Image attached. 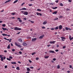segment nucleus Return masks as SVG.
<instances>
[{
    "label": "nucleus",
    "instance_id": "obj_1",
    "mask_svg": "<svg viewBox=\"0 0 73 73\" xmlns=\"http://www.w3.org/2000/svg\"><path fill=\"white\" fill-rule=\"evenodd\" d=\"M21 12H22V13L25 15H28V13L27 11H21Z\"/></svg>",
    "mask_w": 73,
    "mask_h": 73
},
{
    "label": "nucleus",
    "instance_id": "obj_2",
    "mask_svg": "<svg viewBox=\"0 0 73 73\" xmlns=\"http://www.w3.org/2000/svg\"><path fill=\"white\" fill-rule=\"evenodd\" d=\"M14 30L15 31H21V29L18 27H16L14 28Z\"/></svg>",
    "mask_w": 73,
    "mask_h": 73
},
{
    "label": "nucleus",
    "instance_id": "obj_3",
    "mask_svg": "<svg viewBox=\"0 0 73 73\" xmlns=\"http://www.w3.org/2000/svg\"><path fill=\"white\" fill-rule=\"evenodd\" d=\"M3 55H0V58H1V61H4V59H3Z\"/></svg>",
    "mask_w": 73,
    "mask_h": 73
},
{
    "label": "nucleus",
    "instance_id": "obj_4",
    "mask_svg": "<svg viewBox=\"0 0 73 73\" xmlns=\"http://www.w3.org/2000/svg\"><path fill=\"white\" fill-rule=\"evenodd\" d=\"M56 42V41H51L50 42V44H54Z\"/></svg>",
    "mask_w": 73,
    "mask_h": 73
},
{
    "label": "nucleus",
    "instance_id": "obj_5",
    "mask_svg": "<svg viewBox=\"0 0 73 73\" xmlns=\"http://www.w3.org/2000/svg\"><path fill=\"white\" fill-rule=\"evenodd\" d=\"M62 25H60L59 27V30H61L62 29Z\"/></svg>",
    "mask_w": 73,
    "mask_h": 73
},
{
    "label": "nucleus",
    "instance_id": "obj_6",
    "mask_svg": "<svg viewBox=\"0 0 73 73\" xmlns=\"http://www.w3.org/2000/svg\"><path fill=\"white\" fill-rule=\"evenodd\" d=\"M15 44L16 46H20V43H17V42H15Z\"/></svg>",
    "mask_w": 73,
    "mask_h": 73
},
{
    "label": "nucleus",
    "instance_id": "obj_7",
    "mask_svg": "<svg viewBox=\"0 0 73 73\" xmlns=\"http://www.w3.org/2000/svg\"><path fill=\"white\" fill-rule=\"evenodd\" d=\"M65 29L67 31H68V30H70V31H71V30H72V29H70V28H68L67 27H65Z\"/></svg>",
    "mask_w": 73,
    "mask_h": 73
},
{
    "label": "nucleus",
    "instance_id": "obj_8",
    "mask_svg": "<svg viewBox=\"0 0 73 73\" xmlns=\"http://www.w3.org/2000/svg\"><path fill=\"white\" fill-rule=\"evenodd\" d=\"M36 15L38 16H42V14L41 13H36Z\"/></svg>",
    "mask_w": 73,
    "mask_h": 73
},
{
    "label": "nucleus",
    "instance_id": "obj_9",
    "mask_svg": "<svg viewBox=\"0 0 73 73\" xmlns=\"http://www.w3.org/2000/svg\"><path fill=\"white\" fill-rule=\"evenodd\" d=\"M4 38L5 40H7V41H9V42H11V40H10L9 39H8L7 38Z\"/></svg>",
    "mask_w": 73,
    "mask_h": 73
},
{
    "label": "nucleus",
    "instance_id": "obj_10",
    "mask_svg": "<svg viewBox=\"0 0 73 73\" xmlns=\"http://www.w3.org/2000/svg\"><path fill=\"white\" fill-rule=\"evenodd\" d=\"M23 46H27V44L26 42H23Z\"/></svg>",
    "mask_w": 73,
    "mask_h": 73
},
{
    "label": "nucleus",
    "instance_id": "obj_11",
    "mask_svg": "<svg viewBox=\"0 0 73 73\" xmlns=\"http://www.w3.org/2000/svg\"><path fill=\"white\" fill-rule=\"evenodd\" d=\"M2 28L3 31H6V30H7V31H8V29H7V28H5L4 27H2Z\"/></svg>",
    "mask_w": 73,
    "mask_h": 73
},
{
    "label": "nucleus",
    "instance_id": "obj_12",
    "mask_svg": "<svg viewBox=\"0 0 73 73\" xmlns=\"http://www.w3.org/2000/svg\"><path fill=\"white\" fill-rule=\"evenodd\" d=\"M36 40H37V38H32V41H35Z\"/></svg>",
    "mask_w": 73,
    "mask_h": 73
},
{
    "label": "nucleus",
    "instance_id": "obj_13",
    "mask_svg": "<svg viewBox=\"0 0 73 73\" xmlns=\"http://www.w3.org/2000/svg\"><path fill=\"white\" fill-rule=\"evenodd\" d=\"M44 35H42V36H40L39 37V38H40V39H41V38H42L43 37H44Z\"/></svg>",
    "mask_w": 73,
    "mask_h": 73
},
{
    "label": "nucleus",
    "instance_id": "obj_14",
    "mask_svg": "<svg viewBox=\"0 0 73 73\" xmlns=\"http://www.w3.org/2000/svg\"><path fill=\"white\" fill-rule=\"evenodd\" d=\"M49 52H50V53H54V51L53 50H50L49 51Z\"/></svg>",
    "mask_w": 73,
    "mask_h": 73
},
{
    "label": "nucleus",
    "instance_id": "obj_15",
    "mask_svg": "<svg viewBox=\"0 0 73 73\" xmlns=\"http://www.w3.org/2000/svg\"><path fill=\"white\" fill-rule=\"evenodd\" d=\"M12 0H8V1H6V2H5V4H6V3H8L9 2H10Z\"/></svg>",
    "mask_w": 73,
    "mask_h": 73
},
{
    "label": "nucleus",
    "instance_id": "obj_16",
    "mask_svg": "<svg viewBox=\"0 0 73 73\" xmlns=\"http://www.w3.org/2000/svg\"><path fill=\"white\" fill-rule=\"evenodd\" d=\"M47 23V22L46 21H45L43 22V25H45V24H46Z\"/></svg>",
    "mask_w": 73,
    "mask_h": 73
},
{
    "label": "nucleus",
    "instance_id": "obj_17",
    "mask_svg": "<svg viewBox=\"0 0 73 73\" xmlns=\"http://www.w3.org/2000/svg\"><path fill=\"white\" fill-rule=\"evenodd\" d=\"M58 7H52V9H57Z\"/></svg>",
    "mask_w": 73,
    "mask_h": 73
},
{
    "label": "nucleus",
    "instance_id": "obj_18",
    "mask_svg": "<svg viewBox=\"0 0 73 73\" xmlns=\"http://www.w3.org/2000/svg\"><path fill=\"white\" fill-rule=\"evenodd\" d=\"M54 29L55 30H57V29H58V27L57 26L55 27V28H54Z\"/></svg>",
    "mask_w": 73,
    "mask_h": 73
},
{
    "label": "nucleus",
    "instance_id": "obj_19",
    "mask_svg": "<svg viewBox=\"0 0 73 73\" xmlns=\"http://www.w3.org/2000/svg\"><path fill=\"white\" fill-rule=\"evenodd\" d=\"M57 13V11H55L52 13L53 14H55V15H56Z\"/></svg>",
    "mask_w": 73,
    "mask_h": 73
},
{
    "label": "nucleus",
    "instance_id": "obj_20",
    "mask_svg": "<svg viewBox=\"0 0 73 73\" xmlns=\"http://www.w3.org/2000/svg\"><path fill=\"white\" fill-rule=\"evenodd\" d=\"M19 41H20V42H23V40H22V39H19Z\"/></svg>",
    "mask_w": 73,
    "mask_h": 73
},
{
    "label": "nucleus",
    "instance_id": "obj_21",
    "mask_svg": "<svg viewBox=\"0 0 73 73\" xmlns=\"http://www.w3.org/2000/svg\"><path fill=\"white\" fill-rule=\"evenodd\" d=\"M11 64H16V62H11Z\"/></svg>",
    "mask_w": 73,
    "mask_h": 73
},
{
    "label": "nucleus",
    "instance_id": "obj_22",
    "mask_svg": "<svg viewBox=\"0 0 73 73\" xmlns=\"http://www.w3.org/2000/svg\"><path fill=\"white\" fill-rule=\"evenodd\" d=\"M2 35L3 36H7V34H2Z\"/></svg>",
    "mask_w": 73,
    "mask_h": 73
},
{
    "label": "nucleus",
    "instance_id": "obj_23",
    "mask_svg": "<svg viewBox=\"0 0 73 73\" xmlns=\"http://www.w3.org/2000/svg\"><path fill=\"white\" fill-rule=\"evenodd\" d=\"M27 71H30V69L29 68H27Z\"/></svg>",
    "mask_w": 73,
    "mask_h": 73
},
{
    "label": "nucleus",
    "instance_id": "obj_24",
    "mask_svg": "<svg viewBox=\"0 0 73 73\" xmlns=\"http://www.w3.org/2000/svg\"><path fill=\"white\" fill-rule=\"evenodd\" d=\"M16 69L17 70H20V68H19V67H17L16 68Z\"/></svg>",
    "mask_w": 73,
    "mask_h": 73
},
{
    "label": "nucleus",
    "instance_id": "obj_25",
    "mask_svg": "<svg viewBox=\"0 0 73 73\" xmlns=\"http://www.w3.org/2000/svg\"><path fill=\"white\" fill-rule=\"evenodd\" d=\"M18 1V0H17L16 1H14V2H13L14 4H15L16 3H17Z\"/></svg>",
    "mask_w": 73,
    "mask_h": 73
},
{
    "label": "nucleus",
    "instance_id": "obj_26",
    "mask_svg": "<svg viewBox=\"0 0 73 73\" xmlns=\"http://www.w3.org/2000/svg\"><path fill=\"white\" fill-rule=\"evenodd\" d=\"M49 56H45L44 57V58H49Z\"/></svg>",
    "mask_w": 73,
    "mask_h": 73
},
{
    "label": "nucleus",
    "instance_id": "obj_27",
    "mask_svg": "<svg viewBox=\"0 0 73 73\" xmlns=\"http://www.w3.org/2000/svg\"><path fill=\"white\" fill-rule=\"evenodd\" d=\"M29 21H30L31 23H34V21H32L30 20H29Z\"/></svg>",
    "mask_w": 73,
    "mask_h": 73
},
{
    "label": "nucleus",
    "instance_id": "obj_28",
    "mask_svg": "<svg viewBox=\"0 0 73 73\" xmlns=\"http://www.w3.org/2000/svg\"><path fill=\"white\" fill-rule=\"evenodd\" d=\"M37 11H41V10L40 9H37Z\"/></svg>",
    "mask_w": 73,
    "mask_h": 73
},
{
    "label": "nucleus",
    "instance_id": "obj_29",
    "mask_svg": "<svg viewBox=\"0 0 73 73\" xmlns=\"http://www.w3.org/2000/svg\"><path fill=\"white\" fill-rule=\"evenodd\" d=\"M19 21L20 22V23H22V20L20 19L19 20Z\"/></svg>",
    "mask_w": 73,
    "mask_h": 73
},
{
    "label": "nucleus",
    "instance_id": "obj_30",
    "mask_svg": "<svg viewBox=\"0 0 73 73\" xmlns=\"http://www.w3.org/2000/svg\"><path fill=\"white\" fill-rule=\"evenodd\" d=\"M60 6H62H62H63L64 5H63V4L62 3H60Z\"/></svg>",
    "mask_w": 73,
    "mask_h": 73
},
{
    "label": "nucleus",
    "instance_id": "obj_31",
    "mask_svg": "<svg viewBox=\"0 0 73 73\" xmlns=\"http://www.w3.org/2000/svg\"><path fill=\"white\" fill-rule=\"evenodd\" d=\"M7 60H9V61H11V59L8 58H7Z\"/></svg>",
    "mask_w": 73,
    "mask_h": 73
},
{
    "label": "nucleus",
    "instance_id": "obj_32",
    "mask_svg": "<svg viewBox=\"0 0 73 73\" xmlns=\"http://www.w3.org/2000/svg\"><path fill=\"white\" fill-rule=\"evenodd\" d=\"M22 10H27V9L25 8H22Z\"/></svg>",
    "mask_w": 73,
    "mask_h": 73
},
{
    "label": "nucleus",
    "instance_id": "obj_33",
    "mask_svg": "<svg viewBox=\"0 0 73 73\" xmlns=\"http://www.w3.org/2000/svg\"><path fill=\"white\" fill-rule=\"evenodd\" d=\"M35 54H36V53L35 52H34L33 53H32L31 54L32 56H33Z\"/></svg>",
    "mask_w": 73,
    "mask_h": 73
},
{
    "label": "nucleus",
    "instance_id": "obj_34",
    "mask_svg": "<svg viewBox=\"0 0 73 73\" xmlns=\"http://www.w3.org/2000/svg\"><path fill=\"white\" fill-rule=\"evenodd\" d=\"M57 68H58V69H60V65H58L57 66Z\"/></svg>",
    "mask_w": 73,
    "mask_h": 73
},
{
    "label": "nucleus",
    "instance_id": "obj_35",
    "mask_svg": "<svg viewBox=\"0 0 73 73\" xmlns=\"http://www.w3.org/2000/svg\"><path fill=\"white\" fill-rule=\"evenodd\" d=\"M9 58L10 59H12L13 58L11 56H9Z\"/></svg>",
    "mask_w": 73,
    "mask_h": 73
},
{
    "label": "nucleus",
    "instance_id": "obj_36",
    "mask_svg": "<svg viewBox=\"0 0 73 73\" xmlns=\"http://www.w3.org/2000/svg\"><path fill=\"white\" fill-rule=\"evenodd\" d=\"M19 54H22V53L21 52V51H19Z\"/></svg>",
    "mask_w": 73,
    "mask_h": 73
},
{
    "label": "nucleus",
    "instance_id": "obj_37",
    "mask_svg": "<svg viewBox=\"0 0 73 73\" xmlns=\"http://www.w3.org/2000/svg\"><path fill=\"white\" fill-rule=\"evenodd\" d=\"M2 26L3 27H5V24H4L2 25Z\"/></svg>",
    "mask_w": 73,
    "mask_h": 73
},
{
    "label": "nucleus",
    "instance_id": "obj_38",
    "mask_svg": "<svg viewBox=\"0 0 73 73\" xmlns=\"http://www.w3.org/2000/svg\"><path fill=\"white\" fill-rule=\"evenodd\" d=\"M61 38L62 39H65V38L64 37H61Z\"/></svg>",
    "mask_w": 73,
    "mask_h": 73
},
{
    "label": "nucleus",
    "instance_id": "obj_39",
    "mask_svg": "<svg viewBox=\"0 0 73 73\" xmlns=\"http://www.w3.org/2000/svg\"><path fill=\"white\" fill-rule=\"evenodd\" d=\"M30 68H31V69H33V68H33V67H30Z\"/></svg>",
    "mask_w": 73,
    "mask_h": 73
},
{
    "label": "nucleus",
    "instance_id": "obj_40",
    "mask_svg": "<svg viewBox=\"0 0 73 73\" xmlns=\"http://www.w3.org/2000/svg\"><path fill=\"white\" fill-rule=\"evenodd\" d=\"M7 67H8V66H5V69H7Z\"/></svg>",
    "mask_w": 73,
    "mask_h": 73
},
{
    "label": "nucleus",
    "instance_id": "obj_41",
    "mask_svg": "<svg viewBox=\"0 0 73 73\" xmlns=\"http://www.w3.org/2000/svg\"><path fill=\"white\" fill-rule=\"evenodd\" d=\"M68 1L69 3H71V2H72V1H71V0H68Z\"/></svg>",
    "mask_w": 73,
    "mask_h": 73
},
{
    "label": "nucleus",
    "instance_id": "obj_42",
    "mask_svg": "<svg viewBox=\"0 0 73 73\" xmlns=\"http://www.w3.org/2000/svg\"><path fill=\"white\" fill-rule=\"evenodd\" d=\"M7 48V49H10V46H8Z\"/></svg>",
    "mask_w": 73,
    "mask_h": 73
},
{
    "label": "nucleus",
    "instance_id": "obj_43",
    "mask_svg": "<svg viewBox=\"0 0 73 73\" xmlns=\"http://www.w3.org/2000/svg\"><path fill=\"white\" fill-rule=\"evenodd\" d=\"M29 61L30 63H32V61L31 60H29Z\"/></svg>",
    "mask_w": 73,
    "mask_h": 73
},
{
    "label": "nucleus",
    "instance_id": "obj_44",
    "mask_svg": "<svg viewBox=\"0 0 73 73\" xmlns=\"http://www.w3.org/2000/svg\"><path fill=\"white\" fill-rule=\"evenodd\" d=\"M70 68H72V66L71 65L70 66Z\"/></svg>",
    "mask_w": 73,
    "mask_h": 73
},
{
    "label": "nucleus",
    "instance_id": "obj_45",
    "mask_svg": "<svg viewBox=\"0 0 73 73\" xmlns=\"http://www.w3.org/2000/svg\"><path fill=\"white\" fill-rule=\"evenodd\" d=\"M42 29H45V27H42Z\"/></svg>",
    "mask_w": 73,
    "mask_h": 73
},
{
    "label": "nucleus",
    "instance_id": "obj_46",
    "mask_svg": "<svg viewBox=\"0 0 73 73\" xmlns=\"http://www.w3.org/2000/svg\"><path fill=\"white\" fill-rule=\"evenodd\" d=\"M56 3H58V0H57L55 1Z\"/></svg>",
    "mask_w": 73,
    "mask_h": 73
},
{
    "label": "nucleus",
    "instance_id": "obj_47",
    "mask_svg": "<svg viewBox=\"0 0 73 73\" xmlns=\"http://www.w3.org/2000/svg\"><path fill=\"white\" fill-rule=\"evenodd\" d=\"M58 18H57V19H54V21H55V20H58Z\"/></svg>",
    "mask_w": 73,
    "mask_h": 73
},
{
    "label": "nucleus",
    "instance_id": "obj_48",
    "mask_svg": "<svg viewBox=\"0 0 73 73\" xmlns=\"http://www.w3.org/2000/svg\"><path fill=\"white\" fill-rule=\"evenodd\" d=\"M53 60V61H56V59L54 58Z\"/></svg>",
    "mask_w": 73,
    "mask_h": 73
},
{
    "label": "nucleus",
    "instance_id": "obj_49",
    "mask_svg": "<svg viewBox=\"0 0 73 73\" xmlns=\"http://www.w3.org/2000/svg\"><path fill=\"white\" fill-rule=\"evenodd\" d=\"M4 52H5V53H7V50H5L4 51Z\"/></svg>",
    "mask_w": 73,
    "mask_h": 73
},
{
    "label": "nucleus",
    "instance_id": "obj_50",
    "mask_svg": "<svg viewBox=\"0 0 73 73\" xmlns=\"http://www.w3.org/2000/svg\"><path fill=\"white\" fill-rule=\"evenodd\" d=\"M11 15H15V13H11Z\"/></svg>",
    "mask_w": 73,
    "mask_h": 73
},
{
    "label": "nucleus",
    "instance_id": "obj_51",
    "mask_svg": "<svg viewBox=\"0 0 73 73\" xmlns=\"http://www.w3.org/2000/svg\"><path fill=\"white\" fill-rule=\"evenodd\" d=\"M12 51H13V52H14L15 51V49H13L12 50Z\"/></svg>",
    "mask_w": 73,
    "mask_h": 73
},
{
    "label": "nucleus",
    "instance_id": "obj_52",
    "mask_svg": "<svg viewBox=\"0 0 73 73\" xmlns=\"http://www.w3.org/2000/svg\"><path fill=\"white\" fill-rule=\"evenodd\" d=\"M3 58L4 60H5V58H6V57H5V56Z\"/></svg>",
    "mask_w": 73,
    "mask_h": 73
},
{
    "label": "nucleus",
    "instance_id": "obj_53",
    "mask_svg": "<svg viewBox=\"0 0 73 73\" xmlns=\"http://www.w3.org/2000/svg\"><path fill=\"white\" fill-rule=\"evenodd\" d=\"M32 4H30L29 5V6H30V7L32 6Z\"/></svg>",
    "mask_w": 73,
    "mask_h": 73
},
{
    "label": "nucleus",
    "instance_id": "obj_54",
    "mask_svg": "<svg viewBox=\"0 0 73 73\" xmlns=\"http://www.w3.org/2000/svg\"><path fill=\"white\" fill-rule=\"evenodd\" d=\"M38 59H39V58H38V57H37L36 58V60H38Z\"/></svg>",
    "mask_w": 73,
    "mask_h": 73
},
{
    "label": "nucleus",
    "instance_id": "obj_55",
    "mask_svg": "<svg viewBox=\"0 0 73 73\" xmlns=\"http://www.w3.org/2000/svg\"><path fill=\"white\" fill-rule=\"evenodd\" d=\"M24 4H25V3H22V4H21V5L22 6H23V5H24Z\"/></svg>",
    "mask_w": 73,
    "mask_h": 73
},
{
    "label": "nucleus",
    "instance_id": "obj_56",
    "mask_svg": "<svg viewBox=\"0 0 73 73\" xmlns=\"http://www.w3.org/2000/svg\"><path fill=\"white\" fill-rule=\"evenodd\" d=\"M66 10L67 11H70V9H67Z\"/></svg>",
    "mask_w": 73,
    "mask_h": 73
},
{
    "label": "nucleus",
    "instance_id": "obj_57",
    "mask_svg": "<svg viewBox=\"0 0 73 73\" xmlns=\"http://www.w3.org/2000/svg\"><path fill=\"white\" fill-rule=\"evenodd\" d=\"M69 39H70V38H71V36L70 35H69Z\"/></svg>",
    "mask_w": 73,
    "mask_h": 73
},
{
    "label": "nucleus",
    "instance_id": "obj_58",
    "mask_svg": "<svg viewBox=\"0 0 73 73\" xmlns=\"http://www.w3.org/2000/svg\"><path fill=\"white\" fill-rule=\"evenodd\" d=\"M65 47H66V46H63V49H65Z\"/></svg>",
    "mask_w": 73,
    "mask_h": 73
},
{
    "label": "nucleus",
    "instance_id": "obj_59",
    "mask_svg": "<svg viewBox=\"0 0 73 73\" xmlns=\"http://www.w3.org/2000/svg\"><path fill=\"white\" fill-rule=\"evenodd\" d=\"M20 19H21V18H19V17L17 18V20H20Z\"/></svg>",
    "mask_w": 73,
    "mask_h": 73
},
{
    "label": "nucleus",
    "instance_id": "obj_60",
    "mask_svg": "<svg viewBox=\"0 0 73 73\" xmlns=\"http://www.w3.org/2000/svg\"><path fill=\"white\" fill-rule=\"evenodd\" d=\"M23 19H24L25 20H27V18H23Z\"/></svg>",
    "mask_w": 73,
    "mask_h": 73
},
{
    "label": "nucleus",
    "instance_id": "obj_61",
    "mask_svg": "<svg viewBox=\"0 0 73 73\" xmlns=\"http://www.w3.org/2000/svg\"><path fill=\"white\" fill-rule=\"evenodd\" d=\"M56 52H58V50H55Z\"/></svg>",
    "mask_w": 73,
    "mask_h": 73
},
{
    "label": "nucleus",
    "instance_id": "obj_62",
    "mask_svg": "<svg viewBox=\"0 0 73 73\" xmlns=\"http://www.w3.org/2000/svg\"><path fill=\"white\" fill-rule=\"evenodd\" d=\"M54 30V28H52V29H51V30Z\"/></svg>",
    "mask_w": 73,
    "mask_h": 73
},
{
    "label": "nucleus",
    "instance_id": "obj_63",
    "mask_svg": "<svg viewBox=\"0 0 73 73\" xmlns=\"http://www.w3.org/2000/svg\"><path fill=\"white\" fill-rule=\"evenodd\" d=\"M18 63H19V64H21V62H20V61H18Z\"/></svg>",
    "mask_w": 73,
    "mask_h": 73
},
{
    "label": "nucleus",
    "instance_id": "obj_64",
    "mask_svg": "<svg viewBox=\"0 0 73 73\" xmlns=\"http://www.w3.org/2000/svg\"><path fill=\"white\" fill-rule=\"evenodd\" d=\"M67 72V73H70V71H68Z\"/></svg>",
    "mask_w": 73,
    "mask_h": 73
}]
</instances>
